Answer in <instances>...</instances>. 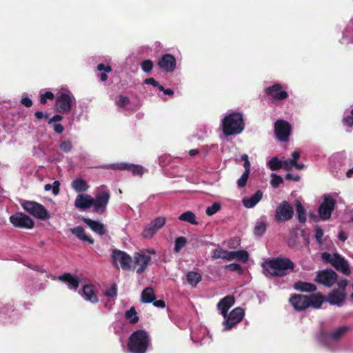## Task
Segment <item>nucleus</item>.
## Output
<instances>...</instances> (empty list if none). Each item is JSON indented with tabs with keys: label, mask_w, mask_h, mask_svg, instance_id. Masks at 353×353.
Segmentation results:
<instances>
[{
	"label": "nucleus",
	"mask_w": 353,
	"mask_h": 353,
	"mask_svg": "<svg viewBox=\"0 0 353 353\" xmlns=\"http://www.w3.org/2000/svg\"><path fill=\"white\" fill-rule=\"evenodd\" d=\"M323 261L330 263L337 270L345 275L350 274V268L348 262L339 254H330L324 252L322 254Z\"/></svg>",
	"instance_id": "nucleus-6"
},
{
	"label": "nucleus",
	"mask_w": 353,
	"mask_h": 353,
	"mask_svg": "<svg viewBox=\"0 0 353 353\" xmlns=\"http://www.w3.org/2000/svg\"><path fill=\"white\" fill-rule=\"evenodd\" d=\"M83 222L90 227V228L95 233L99 234V235H103L105 233V228L104 225L99 221H94L88 218H83Z\"/></svg>",
	"instance_id": "nucleus-26"
},
{
	"label": "nucleus",
	"mask_w": 353,
	"mask_h": 353,
	"mask_svg": "<svg viewBox=\"0 0 353 353\" xmlns=\"http://www.w3.org/2000/svg\"><path fill=\"white\" fill-rule=\"evenodd\" d=\"M23 208L37 219L45 220L50 218V214L43 205L34 201H25L22 203Z\"/></svg>",
	"instance_id": "nucleus-7"
},
{
	"label": "nucleus",
	"mask_w": 353,
	"mask_h": 353,
	"mask_svg": "<svg viewBox=\"0 0 353 353\" xmlns=\"http://www.w3.org/2000/svg\"><path fill=\"white\" fill-rule=\"evenodd\" d=\"M159 90L160 91H163L165 94H168V95H170V96L174 94V92L172 89H165L162 85L159 86Z\"/></svg>",
	"instance_id": "nucleus-63"
},
{
	"label": "nucleus",
	"mask_w": 353,
	"mask_h": 353,
	"mask_svg": "<svg viewBox=\"0 0 353 353\" xmlns=\"http://www.w3.org/2000/svg\"><path fill=\"white\" fill-rule=\"evenodd\" d=\"M59 182L58 181H55L53 183V187H52V191L54 194H57L59 192Z\"/></svg>",
	"instance_id": "nucleus-64"
},
{
	"label": "nucleus",
	"mask_w": 353,
	"mask_h": 353,
	"mask_svg": "<svg viewBox=\"0 0 353 353\" xmlns=\"http://www.w3.org/2000/svg\"><path fill=\"white\" fill-rule=\"evenodd\" d=\"M150 342L148 332L143 330H137L130 336L128 348L130 353H145Z\"/></svg>",
	"instance_id": "nucleus-2"
},
{
	"label": "nucleus",
	"mask_w": 353,
	"mask_h": 353,
	"mask_svg": "<svg viewBox=\"0 0 353 353\" xmlns=\"http://www.w3.org/2000/svg\"><path fill=\"white\" fill-rule=\"evenodd\" d=\"M290 124L284 120H278L274 124L275 135L280 141H285L288 140L291 134Z\"/></svg>",
	"instance_id": "nucleus-12"
},
{
	"label": "nucleus",
	"mask_w": 353,
	"mask_h": 353,
	"mask_svg": "<svg viewBox=\"0 0 353 353\" xmlns=\"http://www.w3.org/2000/svg\"><path fill=\"white\" fill-rule=\"evenodd\" d=\"M141 69L145 72H150L153 68V62L150 60H144L141 64Z\"/></svg>",
	"instance_id": "nucleus-50"
},
{
	"label": "nucleus",
	"mask_w": 353,
	"mask_h": 353,
	"mask_svg": "<svg viewBox=\"0 0 353 353\" xmlns=\"http://www.w3.org/2000/svg\"><path fill=\"white\" fill-rule=\"evenodd\" d=\"M343 121L347 126H353V109L352 110L350 115H347L343 118Z\"/></svg>",
	"instance_id": "nucleus-54"
},
{
	"label": "nucleus",
	"mask_w": 353,
	"mask_h": 353,
	"mask_svg": "<svg viewBox=\"0 0 353 353\" xmlns=\"http://www.w3.org/2000/svg\"><path fill=\"white\" fill-rule=\"evenodd\" d=\"M166 219L164 216H160L150 221L142 231V236L144 239H152L154 234L161 229L165 224Z\"/></svg>",
	"instance_id": "nucleus-9"
},
{
	"label": "nucleus",
	"mask_w": 353,
	"mask_h": 353,
	"mask_svg": "<svg viewBox=\"0 0 353 353\" xmlns=\"http://www.w3.org/2000/svg\"><path fill=\"white\" fill-rule=\"evenodd\" d=\"M241 159L244 161L243 167L245 170H250V163L248 154H243L241 155Z\"/></svg>",
	"instance_id": "nucleus-55"
},
{
	"label": "nucleus",
	"mask_w": 353,
	"mask_h": 353,
	"mask_svg": "<svg viewBox=\"0 0 353 353\" xmlns=\"http://www.w3.org/2000/svg\"><path fill=\"white\" fill-rule=\"evenodd\" d=\"M263 267L271 275L281 276L294 268V263L288 259L276 258L264 262Z\"/></svg>",
	"instance_id": "nucleus-4"
},
{
	"label": "nucleus",
	"mask_w": 353,
	"mask_h": 353,
	"mask_svg": "<svg viewBox=\"0 0 353 353\" xmlns=\"http://www.w3.org/2000/svg\"><path fill=\"white\" fill-rule=\"evenodd\" d=\"M290 303L296 311H302L309 307L320 308L324 301V297L320 294L305 296L294 294L290 299Z\"/></svg>",
	"instance_id": "nucleus-1"
},
{
	"label": "nucleus",
	"mask_w": 353,
	"mask_h": 353,
	"mask_svg": "<svg viewBox=\"0 0 353 353\" xmlns=\"http://www.w3.org/2000/svg\"><path fill=\"white\" fill-rule=\"evenodd\" d=\"M108 168L114 170H126L130 171L133 175H142L144 172V168L139 165L129 164L126 163H112Z\"/></svg>",
	"instance_id": "nucleus-20"
},
{
	"label": "nucleus",
	"mask_w": 353,
	"mask_h": 353,
	"mask_svg": "<svg viewBox=\"0 0 353 353\" xmlns=\"http://www.w3.org/2000/svg\"><path fill=\"white\" fill-rule=\"evenodd\" d=\"M266 230V224L263 221H259L256 222L254 228V233L256 236H262Z\"/></svg>",
	"instance_id": "nucleus-42"
},
{
	"label": "nucleus",
	"mask_w": 353,
	"mask_h": 353,
	"mask_svg": "<svg viewBox=\"0 0 353 353\" xmlns=\"http://www.w3.org/2000/svg\"><path fill=\"white\" fill-rule=\"evenodd\" d=\"M144 82L145 84L152 85L154 87L158 88V89H159V86H161V85L154 78L145 79Z\"/></svg>",
	"instance_id": "nucleus-56"
},
{
	"label": "nucleus",
	"mask_w": 353,
	"mask_h": 353,
	"mask_svg": "<svg viewBox=\"0 0 353 353\" xmlns=\"http://www.w3.org/2000/svg\"><path fill=\"white\" fill-rule=\"evenodd\" d=\"M225 269L232 272H237L239 274H241L242 272L241 266L237 263H231L229 265H226L225 266Z\"/></svg>",
	"instance_id": "nucleus-52"
},
{
	"label": "nucleus",
	"mask_w": 353,
	"mask_h": 353,
	"mask_svg": "<svg viewBox=\"0 0 353 353\" xmlns=\"http://www.w3.org/2000/svg\"><path fill=\"white\" fill-rule=\"evenodd\" d=\"M295 206L299 222L305 223L306 221V214L303 206L299 201L295 202Z\"/></svg>",
	"instance_id": "nucleus-39"
},
{
	"label": "nucleus",
	"mask_w": 353,
	"mask_h": 353,
	"mask_svg": "<svg viewBox=\"0 0 353 353\" xmlns=\"http://www.w3.org/2000/svg\"><path fill=\"white\" fill-rule=\"evenodd\" d=\"M267 165L271 170L275 171L283 167V161L278 157H274L267 163Z\"/></svg>",
	"instance_id": "nucleus-40"
},
{
	"label": "nucleus",
	"mask_w": 353,
	"mask_h": 353,
	"mask_svg": "<svg viewBox=\"0 0 353 353\" xmlns=\"http://www.w3.org/2000/svg\"><path fill=\"white\" fill-rule=\"evenodd\" d=\"M202 276L200 273L195 271H190L186 274L187 282L190 285L195 288L201 281Z\"/></svg>",
	"instance_id": "nucleus-33"
},
{
	"label": "nucleus",
	"mask_w": 353,
	"mask_h": 353,
	"mask_svg": "<svg viewBox=\"0 0 353 353\" xmlns=\"http://www.w3.org/2000/svg\"><path fill=\"white\" fill-rule=\"evenodd\" d=\"M81 295L86 301L92 303H96L99 301L94 290V286L91 285H87L83 287Z\"/></svg>",
	"instance_id": "nucleus-29"
},
{
	"label": "nucleus",
	"mask_w": 353,
	"mask_h": 353,
	"mask_svg": "<svg viewBox=\"0 0 353 353\" xmlns=\"http://www.w3.org/2000/svg\"><path fill=\"white\" fill-rule=\"evenodd\" d=\"M245 314L244 310L238 307L230 312L223 322V330L228 331L231 330L236 324L239 323Z\"/></svg>",
	"instance_id": "nucleus-10"
},
{
	"label": "nucleus",
	"mask_w": 353,
	"mask_h": 353,
	"mask_svg": "<svg viewBox=\"0 0 353 353\" xmlns=\"http://www.w3.org/2000/svg\"><path fill=\"white\" fill-rule=\"evenodd\" d=\"M347 326H342L335 329L331 334L323 336L325 338V344L329 345L330 343L339 341L348 330Z\"/></svg>",
	"instance_id": "nucleus-22"
},
{
	"label": "nucleus",
	"mask_w": 353,
	"mask_h": 353,
	"mask_svg": "<svg viewBox=\"0 0 353 353\" xmlns=\"http://www.w3.org/2000/svg\"><path fill=\"white\" fill-rule=\"evenodd\" d=\"M179 219L183 221L188 222L192 225H197L198 222L196 220L194 214L191 211H186L182 213L179 216Z\"/></svg>",
	"instance_id": "nucleus-37"
},
{
	"label": "nucleus",
	"mask_w": 353,
	"mask_h": 353,
	"mask_svg": "<svg viewBox=\"0 0 353 353\" xmlns=\"http://www.w3.org/2000/svg\"><path fill=\"white\" fill-rule=\"evenodd\" d=\"M282 86L279 83H275L265 89V93L271 97L272 101H281L288 96V92L281 90Z\"/></svg>",
	"instance_id": "nucleus-18"
},
{
	"label": "nucleus",
	"mask_w": 353,
	"mask_h": 353,
	"mask_svg": "<svg viewBox=\"0 0 353 353\" xmlns=\"http://www.w3.org/2000/svg\"><path fill=\"white\" fill-rule=\"evenodd\" d=\"M293 212L292 206L287 201H283L276 208L275 218L278 221H288L292 219Z\"/></svg>",
	"instance_id": "nucleus-14"
},
{
	"label": "nucleus",
	"mask_w": 353,
	"mask_h": 353,
	"mask_svg": "<svg viewBox=\"0 0 353 353\" xmlns=\"http://www.w3.org/2000/svg\"><path fill=\"white\" fill-rule=\"evenodd\" d=\"M104 295L108 298H116L117 296V286L116 284H112L110 288L104 292Z\"/></svg>",
	"instance_id": "nucleus-48"
},
{
	"label": "nucleus",
	"mask_w": 353,
	"mask_h": 353,
	"mask_svg": "<svg viewBox=\"0 0 353 353\" xmlns=\"http://www.w3.org/2000/svg\"><path fill=\"white\" fill-rule=\"evenodd\" d=\"M94 202L93 197L89 194H79L75 199L74 205L81 210H87L92 206Z\"/></svg>",
	"instance_id": "nucleus-21"
},
{
	"label": "nucleus",
	"mask_w": 353,
	"mask_h": 353,
	"mask_svg": "<svg viewBox=\"0 0 353 353\" xmlns=\"http://www.w3.org/2000/svg\"><path fill=\"white\" fill-rule=\"evenodd\" d=\"M112 257L114 263L117 265L119 264L122 269L129 270L130 268L132 258L125 252L117 250H113Z\"/></svg>",
	"instance_id": "nucleus-15"
},
{
	"label": "nucleus",
	"mask_w": 353,
	"mask_h": 353,
	"mask_svg": "<svg viewBox=\"0 0 353 353\" xmlns=\"http://www.w3.org/2000/svg\"><path fill=\"white\" fill-rule=\"evenodd\" d=\"M187 243L186 239L181 236L177 237L174 241V251L179 252Z\"/></svg>",
	"instance_id": "nucleus-45"
},
{
	"label": "nucleus",
	"mask_w": 353,
	"mask_h": 353,
	"mask_svg": "<svg viewBox=\"0 0 353 353\" xmlns=\"http://www.w3.org/2000/svg\"><path fill=\"white\" fill-rule=\"evenodd\" d=\"M190 337L194 343H199L201 345L207 344L211 341L208 330L203 326H200L198 330H192Z\"/></svg>",
	"instance_id": "nucleus-17"
},
{
	"label": "nucleus",
	"mask_w": 353,
	"mask_h": 353,
	"mask_svg": "<svg viewBox=\"0 0 353 353\" xmlns=\"http://www.w3.org/2000/svg\"><path fill=\"white\" fill-rule=\"evenodd\" d=\"M234 303L235 301L233 296H226L218 303L217 309L224 318H226L228 310Z\"/></svg>",
	"instance_id": "nucleus-23"
},
{
	"label": "nucleus",
	"mask_w": 353,
	"mask_h": 353,
	"mask_svg": "<svg viewBox=\"0 0 353 353\" xmlns=\"http://www.w3.org/2000/svg\"><path fill=\"white\" fill-rule=\"evenodd\" d=\"M74 97L70 92L60 93L57 96L55 108L59 113L69 112L72 108Z\"/></svg>",
	"instance_id": "nucleus-8"
},
{
	"label": "nucleus",
	"mask_w": 353,
	"mask_h": 353,
	"mask_svg": "<svg viewBox=\"0 0 353 353\" xmlns=\"http://www.w3.org/2000/svg\"><path fill=\"white\" fill-rule=\"evenodd\" d=\"M335 207V201L330 195L324 197L323 203L319 208V213L323 220L328 219Z\"/></svg>",
	"instance_id": "nucleus-13"
},
{
	"label": "nucleus",
	"mask_w": 353,
	"mask_h": 353,
	"mask_svg": "<svg viewBox=\"0 0 353 353\" xmlns=\"http://www.w3.org/2000/svg\"><path fill=\"white\" fill-rule=\"evenodd\" d=\"M176 59L174 57L170 54H165L159 59L158 62L159 67L163 71L172 72L176 68Z\"/></svg>",
	"instance_id": "nucleus-19"
},
{
	"label": "nucleus",
	"mask_w": 353,
	"mask_h": 353,
	"mask_svg": "<svg viewBox=\"0 0 353 353\" xmlns=\"http://www.w3.org/2000/svg\"><path fill=\"white\" fill-rule=\"evenodd\" d=\"M141 299L142 302L145 303L153 302L155 299L154 290L150 287L145 288L141 292Z\"/></svg>",
	"instance_id": "nucleus-35"
},
{
	"label": "nucleus",
	"mask_w": 353,
	"mask_h": 353,
	"mask_svg": "<svg viewBox=\"0 0 353 353\" xmlns=\"http://www.w3.org/2000/svg\"><path fill=\"white\" fill-rule=\"evenodd\" d=\"M263 192L261 190H258L251 196L243 198L242 203L246 208H252L261 200Z\"/></svg>",
	"instance_id": "nucleus-27"
},
{
	"label": "nucleus",
	"mask_w": 353,
	"mask_h": 353,
	"mask_svg": "<svg viewBox=\"0 0 353 353\" xmlns=\"http://www.w3.org/2000/svg\"><path fill=\"white\" fill-rule=\"evenodd\" d=\"M323 236V230L319 227H316L315 229V239L319 243H322Z\"/></svg>",
	"instance_id": "nucleus-53"
},
{
	"label": "nucleus",
	"mask_w": 353,
	"mask_h": 353,
	"mask_svg": "<svg viewBox=\"0 0 353 353\" xmlns=\"http://www.w3.org/2000/svg\"><path fill=\"white\" fill-rule=\"evenodd\" d=\"M152 303L155 307H157L163 308L165 306V302L162 300H156L155 299L154 301Z\"/></svg>",
	"instance_id": "nucleus-61"
},
{
	"label": "nucleus",
	"mask_w": 353,
	"mask_h": 353,
	"mask_svg": "<svg viewBox=\"0 0 353 353\" xmlns=\"http://www.w3.org/2000/svg\"><path fill=\"white\" fill-rule=\"evenodd\" d=\"M21 103L26 107H30L32 105V100L28 97H22Z\"/></svg>",
	"instance_id": "nucleus-58"
},
{
	"label": "nucleus",
	"mask_w": 353,
	"mask_h": 353,
	"mask_svg": "<svg viewBox=\"0 0 353 353\" xmlns=\"http://www.w3.org/2000/svg\"><path fill=\"white\" fill-rule=\"evenodd\" d=\"M222 130L225 136H232L240 134L244 129L242 114L232 112L225 116L222 120Z\"/></svg>",
	"instance_id": "nucleus-3"
},
{
	"label": "nucleus",
	"mask_w": 353,
	"mask_h": 353,
	"mask_svg": "<svg viewBox=\"0 0 353 353\" xmlns=\"http://www.w3.org/2000/svg\"><path fill=\"white\" fill-rule=\"evenodd\" d=\"M62 119L63 117L60 114H55L48 120V123L52 124V123L60 121Z\"/></svg>",
	"instance_id": "nucleus-59"
},
{
	"label": "nucleus",
	"mask_w": 353,
	"mask_h": 353,
	"mask_svg": "<svg viewBox=\"0 0 353 353\" xmlns=\"http://www.w3.org/2000/svg\"><path fill=\"white\" fill-rule=\"evenodd\" d=\"M53 129L58 134H61L64 130L63 126L60 123H54Z\"/></svg>",
	"instance_id": "nucleus-60"
},
{
	"label": "nucleus",
	"mask_w": 353,
	"mask_h": 353,
	"mask_svg": "<svg viewBox=\"0 0 353 353\" xmlns=\"http://www.w3.org/2000/svg\"><path fill=\"white\" fill-rule=\"evenodd\" d=\"M58 279L65 283L68 288L76 290L79 287V280L77 276H73L69 273L60 275Z\"/></svg>",
	"instance_id": "nucleus-28"
},
{
	"label": "nucleus",
	"mask_w": 353,
	"mask_h": 353,
	"mask_svg": "<svg viewBox=\"0 0 353 353\" xmlns=\"http://www.w3.org/2000/svg\"><path fill=\"white\" fill-rule=\"evenodd\" d=\"M294 288L301 292H312L316 290V285L311 283L298 281L294 284Z\"/></svg>",
	"instance_id": "nucleus-32"
},
{
	"label": "nucleus",
	"mask_w": 353,
	"mask_h": 353,
	"mask_svg": "<svg viewBox=\"0 0 353 353\" xmlns=\"http://www.w3.org/2000/svg\"><path fill=\"white\" fill-rule=\"evenodd\" d=\"M10 221L17 228L31 229L34 226V221L32 219L21 212L11 215L10 216Z\"/></svg>",
	"instance_id": "nucleus-11"
},
{
	"label": "nucleus",
	"mask_w": 353,
	"mask_h": 353,
	"mask_svg": "<svg viewBox=\"0 0 353 353\" xmlns=\"http://www.w3.org/2000/svg\"><path fill=\"white\" fill-rule=\"evenodd\" d=\"M89 187L88 183L81 178H77L72 182V188L77 192H85Z\"/></svg>",
	"instance_id": "nucleus-31"
},
{
	"label": "nucleus",
	"mask_w": 353,
	"mask_h": 353,
	"mask_svg": "<svg viewBox=\"0 0 353 353\" xmlns=\"http://www.w3.org/2000/svg\"><path fill=\"white\" fill-rule=\"evenodd\" d=\"M305 167L303 163H297L294 162V161H292L291 159H287L283 161V167L285 170L290 171L292 168H295L296 170H302Z\"/></svg>",
	"instance_id": "nucleus-36"
},
{
	"label": "nucleus",
	"mask_w": 353,
	"mask_h": 353,
	"mask_svg": "<svg viewBox=\"0 0 353 353\" xmlns=\"http://www.w3.org/2000/svg\"><path fill=\"white\" fill-rule=\"evenodd\" d=\"M115 103L118 107L121 108H125L129 105L130 99L126 96L120 94L115 99Z\"/></svg>",
	"instance_id": "nucleus-43"
},
{
	"label": "nucleus",
	"mask_w": 353,
	"mask_h": 353,
	"mask_svg": "<svg viewBox=\"0 0 353 353\" xmlns=\"http://www.w3.org/2000/svg\"><path fill=\"white\" fill-rule=\"evenodd\" d=\"M337 275L332 270L318 272L316 281L327 287L332 286L336 281Z\"/></svg>",
	"instance_id": "nucleus-16"
},
{
	"label": "nucleus",
	"mask_w": 353,
	"mask_h": 353,
	"mask_svg": "<svg viewBox=\"0 0 353 353\" xmlns=\"http://www.w3.org/2000/svg\"><path fill=\"white\" fill-rule=\"evenodd\" d=\"M270 176H271L270 184L273 188H276L279 187V185L283 183V180L281 176H279L275 173H272Z\"/></svg>",
	"instance_id": "nucleus-47"
},
{
	"label": "nucleus",
	"mask_w": 353,
	"mask_h": 353,
	"mask_svg": "<svg viewBox=\"0 0 353 353\" xmlns=\"http://www.w3.org/2000/svg\"><path fill=\"white\" fill-rule=\"evenodd\" d=\"M70 231L83 241H87L90 244H92L94 243V240L85 233L84 229L81 226L70 228Z\"/></svg>",
	"instance_id": "nucleus-30"
},
{
	"label": "nucleus",
	"mask_w": 353,
	"mask_h": 353,
	"mask_svg": "<svg viewBox=\"0 0 353 353\" xmlns=\"http://www.w3.org/2000/svg\"><path fill=\"white\" fill-rule=\"evenodd\" d=\"M150 261L151 258L150 256L142 253H136L134 255V263L139 265L137 270V272L138 274L143 272Z\"/></svg>",
	"instance_id": "nucleus-24"
},
{
	"label": "nucleus",
	"mask_w": 353,
	"mask_h": 353,
	"mask_svg": "<svg viewBox=\"0 0 353 353\" xmlns=\"http://www.w3.org/2000/svg\"><path fill=\"white\" fill-rule=\"evenodd\" d=\"M345 299V294L343 291L333 290L330 292L327 297V301L331 305H342Z\"/></svg>",
	"instance_id": "nucleus-25"
},
{
	"label": "nucleus",
	"mask_w": 353,
	"mask_h": 353,
	"mask_svg": "<svg viewBox=\"0 0 353 353\" xmlns=\"http://www.w3.org/2000/svg\"><path fill=\"white\" fill-rule=\"evenodd\" d=\"M110 199V191L105 186L98 188L96 193L94 194V196L93 197V212L98 214H103L106 211Z\"/></svg>",
	"instance_id": "nucleus-5"
},
{
	"label": "nucleus",
	"mask_w": 353,
	"mask_h": 353,
	"mask_svg": "<svg viewBox=\"0 0 353 353\" xmlns=\"http://www.w3.org/2000/svg\"><path fill=\"white\" fill-rule=\"evenodd\" d=\"M97 69L99 71H104L108 73L112 71V68L110 65H105L103 63L98 64Z\"/></svg>",
	"instance_id": "nucleus-57"
},
{
	"label": "nucleus",
	"mask_w": 353,
	"mask_h": 353,
	"mask_svg": "<svg viewBox=\"0 0 353 353\" xmlns=\"http://www.w3.org/2000/svg\"><path fill=\"white\" fill-rule=\"evenodd\" d=\"M250 170H245L243 174L237 180V185L239 188H244L246 185Z\"/></svg>",
	"instance_id": "nucleus-44"
},
{
	"label": "nucleus",
	"mask_w": 353,
	"mask_h": 353,
	"mask_svg": "<svg viewBox=\"0 0 353 353\" xmlns=\"http://www.w3.org/2000/svg\"><path fill=\"white\" fill-rule=\"evenodd\" d=\"M125 317L131 323H136L139 321L136 310L134 307L130 308L125 313Z\"/></svg>",
	"instance_id": "nucleus-41"
},
{
	"label": "nucleus",
	"mask_w": 353,
	"mask_h": 353,
	"mask_svg": "<svg viewBox=\"0 0 353 353\" xmlns=\"http://www.w3.org/2000/svg\"><path fill=\"white\" fill-rule=\"evenodd\" d=\"M248 257V253L245 250L231 251V261L236 259L241 262H246Z\"/></svg>",
	"instance_id": "nucleus-38"
},
{
	"label": "nucleus",
	"mask_w": 353,
	"mask_h": 353,
	"mask_svg": "<svg viewBox=\"0 0 353 353\" xmlns=\"http://www.w3.org/2000/svg\"><path fill=\"white\" fill-rule=\"evenodd\" d=\"M34 115H35L36 118L38 119H41L48 117V114L47 113H43V112H41V111H37L35 112Z\"/></svg>",
	"instance_id": "nucleus-62"
},
{
	"label": "nucleus",
	"mask_w": 353,
	"mask_h": 353,
	"mask_svg": "<svg viewBox=\"0 0 353 353\" xmlns=\"http://www.w3.org/2000/svg\"><path fill=\"white\" fill-rule=\"evenodd\" d=\"M213 259H222L226 261H231V251L225 250L222 248L215 249L212 254Z\"/></svg>",
	"instance_id": "nucleus-34"
},
{
	"label": "nucleus",
	"mask_w": 353,
	"mask_h": 353,
	"mask_svg": "<svg viewBox=\"0 0 353 353\" xmlns=\"http://www.w3.org/2000/svg\"><path fill=\"white\" fill-rule=\"evenodd\" d=\"M221 209V205L218 203H214L212 205L206 208L205 212L208 216H212Z\"/></svg>",
	"instance_id": "nucleus-49"
},
{
	"label": "nucleus",
	"mask_w": 353,
	"mask_h": 353,
	"mask_svg": "<svg viewBox=\"0 0 353 353\" xmlns=\"http://www.w3.org/2000/svg\"><path fill=\"white\" fill-rule=\"evenodd\" d=\"M72 143L70 140L61 141L59 144L60 150L65 153L70 152L72 150Z\"/></svg>",
	"instance_id": "nucleus-46"
},
{
	"label": "nucleus",
	"mask_w": 353,
	"mask_h": 353,
	"mask_svg": "<svg viewBox=\"0 0 353 353\" xmlns=\"http://www.w3.org/2000/svg\"><path fill=\"white\" fill-rule=\"evenodd\" d=\"M54 96L52 92L48 91L44 93L40 94V102L44 104L47 102L48 99L52 100Z\"/></svg>",
	"instance_id": "nucleus-51"
}]
</instances>
